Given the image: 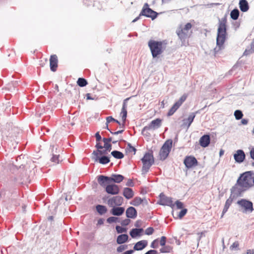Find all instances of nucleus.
<instances>
[{
  "instance_id": "8",
  "label": "nucleus",
  "mask_w": 254,
  "mask_h": 254,
  "mask_svg": "<svg viewBox=\"0 0 254 254\" xmlns=\"http://www.w3.org/2000/svg\"><path fill=\"white\" fill-rule=\"evenodd\" d=\"M158 13L149 7L147 3H145L140 13V16H144L146 17L155 19L158 16Z\"/></svg>"
},
{
  "instance_id": "61",
  "label": "nucleus",
  "mask_w": 254,
  "mask_h": 254,
  "mask_svg": "<svg viewBox=\"0 0 254 254\" xmlns=\"http://www.w3.org/2000/svg\"><path fill=\"white\" fill-rule=\"evenodd\" d=\"M104 219L103 218H100L97 222V225H101L104 224Z\"/></svg>"
},
{
  "instance_id": "48",
  "label": "nucleus",
  "mask_w": 254,
  "mask_h": 254,
  "mask_svg": "<svg viewBox=\"0 0 254 254\" xmlns=\"http://www.w3.org/2000/svg\"><path fill=\"white\" fill-rule=\"evenodd\" d=\"M127 148L129 152H134V153L135 154L136 149L134 147L132 146L130 143H128L127 144Z\"/></svg>"
},
{
  "instance_id": "37",
  "label": "nucleus",
  "mask_w": 254,
  "mask_h": 254,
  "mask_svg": "<svg viewBox=\"0 0 254 254\" xmlns=\"http://www.w3.org/2000/svg\"><path fill=\"white\" fill-rule=\"evenodd\" d=\"M234 197L230 195V197L226 200L224 207L229 209V207L231 205Z\"/></svg>"
},
{
  "instance_id": "3",
  "label": "nucleus",
  "mask_w": 254,
  "mask_h": 254,
  "mask_svg": "<svg viewBox=\"0 0 254 254\" xmlns=\"http://www.w3.org/2000/svg\"><path fill=\"white\" fill-rule=\"evenodd\" d=\"M191 27V24L190 23H187L184 26L180 25L177 29L176 34L181 41V46H187L188 45L187 39L189 37V30Z\"/></svg>"
},
{
  "instance_id": "59",
  "label": "nucleus",
  "mask_w": 254,
  "mask_h": 254,
  "mask_svg": "<svg viewBox=\"0 0 254 254\" xmlns=\"http://www.w3.org/2000/svg\"><path fill=\"white\" fill-rule=\"evenodd\" d=\"M126 186L128 187H133V183L131 180H128L127 182L126 183Z\"/></svg>"
},
{
  "instance_id": "39",
  "label": "nucleus",
  "mask_w": 254,
  "mask_h": 254,
  "mask_svg": "<svg viewBox=\"0 0 254 254\" xmlns=\"http://www.w3.org/2000/svg\"><path fill=\"white\" fill-rule=\"evenodd\" d=\"M119 218L118 217L111 216L107 218V222L110 224L112 223H116L119 221Z\"/></svg>"
},
{
  "instance_id": "2",
  "label": "nucleus",
  "mask_w": 254,
  "mask_h": 254,
  "mask_svg": "<svg viewBox=\"0 0 254 254\" xmlns=\"http://www.w3.org/2000/svg\"><path fill=\"white\" fill-rule=\"evenodd\" d=\"M226 18L219 19V25L217 30L216 44L218 47L214 49L215 54L217 53L220 50L224 48V43L226 39Z\"/></svg>"
},
{
  "instance_id": "54",
  "label": "nucleus",
  "mask_w": 254,
  "mask_h": 254,
  "mask_svg": "<svg viewBox=\"0 0 254 254\" xmlns=\"http://www.w3.org/2000/svg\"><path fill=\"white\" fill-rule=\"evenodd\" d=\"M95 136L96 137L97 142H99L102 139V137L100 135L99 132H97L95 133Z\"/></svg>"
},
{
  "instance_id": "47",
  "label": "nucleus",
  "mask_w": 254,
  "mask_h": 254,
  "mask_svg": "<svg viewBox=\"0 0 254 254\" xmlns=\"http://www.w3.org/2000/svg\"><path fill=\"white\" fill-rule=\"evenodd\" d=\"M166 242V237L165 236H162L160 241V244L161 246H165Z\"/></svg>"
},
{
  "instance_id": "10",
  "label": "nucleus",
  "mask_w": 254,
  "mask_h": 254,
  "mask_svg": "<svg viewBox=\"0 0 254 254\" xmlns=\"http://www.w3.org/2000/svg\"><path fill=\"white\" fill-rule=\"evenodd\" d=\"M184 163L186 167L189 169L196 166L198 162L194 156H189L185 157Z\"/></svg>"
},
{
  "instance_id": "32",
  "label": "nucleus",
  "mask_w": 254,
  "mask_h": 254,
  "mask_svg": "<svg viewBox=\"0 0 254 254\" xmlns=\"http://www.w3.org/2000/svg\"><path fill=\"white\" fill-rule=\"evenodd\" d=\"M188 95L186 93L184 94L179 99V100L176 101L175 103V105H177V107L179 108L182 104L186 101Z\"/></svg>"
},
{
  "instance_id": "29",
  "label": "nucleus",
  "mask_w": 254,
  "mask_h": 254,
  "mask_svg": "<svg viewBox=\"0 0 254 254\" xmlns=\"http://www.w3.org/2000/svg\"><path fill=\"white\" fill-rule=\"evenodd\" d=\"M110 177L111 178V183H120L124 179V177L120 174H112Z\"/></svg>"
},
{
  "instance_id": "43",
  "label": "nucleus",
  "mask_w": 254,
  "mask_h": 254,
  "mask_svg": "<svg viewBox=\"0 0 254 254\" xmlns=\"http://www.w3.org/2000/svg\"><path fill=\"white\" fill-rule=\"evenodd\" d=\"M59 157L60 155H53V157L51 159V161L56 163H59Z\"/></svg>"
},
{
  "instance_id": "11",
  "label": "nucleus",
  "mask_w": 254,
  "mask_h": 254,
  "mask_svg": "<svg viewBox=\"0 0 254 254\" xmlns=\"http://www.w3.org/2000/svg\"><path fill=\"white\" fill-rule=\"evenodd\" d=\"M160 197L159 204L163 206H169L172 208L174 206L171 197L166 196L162 193L160 194Z\"/></svg>"
},
{
  "instance_id": "21",
  "label": "nucleus",
  "mask_w": 254,
  "mask_h": 254,
  "mask_svg": "<svg viewBox=\"0 0 254 254\" xmlns=\"http://www.w3.org/2000/svg\"><path fill=\"white\" fill-rule=\"evenodd\" d=\"M126 216L128 218L134 219L136 217L137 212L135 208L132 206H130L126 210Z\"/></svg>"
},
{
  "instance_id": "27",
  "label": "nucleus",
  "mask_w": 254,
  "mask_h": 254,
  "mask_svg": "<svg viewBox=\"0 0 254 254\" xmlns=\"http://www.w3.org/2000/svg\"><path fill=\"white\" fill-rule=\"evenodd\" d=\"M128 236L127 234H121L117 237V243L118 244H123L128 241Z\"/></svg>"
},
{
  "instance_id": "9",
  "label": "nucleus",
  "mask_w": 254,
  "mask_h": 254,
  "mask_svg": "<svg viewBox=\"0 0 254 254\" xmlns=\"http://www.w3.org/2000/svg\"><path fill=\"white\" fill-rule=\"evenodd\" d=\"M237 204L243 209L244 213H252L254 210L253 202L249 200L241 199L237 201Z\"/></svg>"
},
{
  "instance_id": "44",
  "label": "nucleus",
  "mask_w": 254,
  "mask_h": 254,
  "mask_svg": "<svg viewBox=\"0 0 254 254\" xmlns=\"http://www.w3.org/2000/svg\"><path fill=\"white\" fill-rule=\"evenodd\" d=\"M188 210L186 208L182 209L179 212L178 216L180 218H183L187 213Z\"/></svg>"
},
{
  "instance_id": "26",
  "label": "nucleus",
  "mask_w": 254,
  "mask_h": 254,
  "mask_svg": "<svg viewBox=\"0 0 254 254\" xmlns=\"http://www.w3.org/2000/svg\"><path fill=\"white\" fill-rule=\"evenodd\" d=\"M124 196L127 199L131 198L134 195L132 190L129 188H125L123 190Z\"/></svg>"
},
{
  "instance_id": "60",
  "label": "nucleus",
  "mask_w": 254,
  "mask_h": 254,
  "mask_svg": "<svg viewBox=\"0 0 254 254\" xmlns=\"http://www.w3.org/2000/svg\"><path fill=\"white\" fill-rule=\"evenodd\" d=\"M124 131V130L122 129V130H118V131H115V132H113L112 131H110V132L112 134L118 135L119 134L122 133Z\"/></svg>"
},
{
  "instance_id": "63",
  "label": "nucleus",
  "mask_w": 254,
  "mask_h": 254,
  "mask_svg": "<svg viewBox=\"0 0 254 254\" xmlns=\"http://www.w3.org/2000/svg\"><path fill=\"white\" fill-rule=\"evenodd\" d=\"M247 254H254V249H249L247 251Z\"/></svg>"
},
{
  "instance_id": "1",
  "label": "nucleus",
  "mask_w": 254,
  "mask_h": 254,
  "mask_svg": "<svg viewBox=\"0 0 254 254\" xmlns=\"http://www.w3.org/2000/svg\"><path fill=\"white\" fill-rule=\"evenodd\" d=\"M252 172L247 171L241 174L236 183L231 189V195L233 197L242 196L243 193L253 187Z\"/></svg>"
},
{
  "instance_id": "35",
  "label": "nucleus",
  "mask_w": 254,
  "mask_h": 254,
  "mask_svg": "<svg viewBox=\"0 0 254 254\" xmlns=\"http://www.w3.org/2000/svg\"><path fill=\"white\" fill-rule=\"evenodd\" d=\"M77 83L79 86L83 87L87 85L88 82L85 78L80 77L78 79Z\"/></svg>"
},
{
  "instance_id": "18",
  "label": "nucleus",
  "mask_w": 254,
  "mask_h": 254,
  "mask_svg": "<svg viewBox=\"0 0 254 254\" xmlns=\"http://www.w3.org/2000/svg\"><path fill=\"white\" fill-rule=\"evenodd\" d=\"M130 98H127L125 99L123 103V106L121 111V116L123 122H126L127 117V101Z\"/></svg>"
},
{
  "instance_id": "57",
  "label": "nucleus",
  "mask_w": 254,
  "mask_h": 254,
  "mask_svg": "<svg viewBox=\"0 0 254 254\" xmlns=\"http://www.w3.org/2000/svg\"><path fill=\"white\" fill-rule=\"evenodd\" d=\"M251 158L254 160V147H253L250 152Z\"/></svg>"
},
{
  "instance_id": "4",
  "label": "nucleus",
  "mask_w": 254,
  "mask_h": 254,
  "mask_svg": "<svg viewBox=\"0 0 254 254\" xmlns=\"http://www.w3.org/2000/svg\"><path fill=\"white\" fill-rule=\"evenodd\" d=\"M141 161L143 163L142 174H145L148 172L150 168L154 163L153 151L146 152L141 159Z\"/></svg>"
},
{
  "instance_id": "31",
  "label": "nucleus",
  "mask_w": 254,
  "mask_h": 254,
  "mask_svg": "<svg viewBox=\"0 0 254 254\" xmlns=\"http://www.w3.org/2000/svg\"><path fill=\"white\" fill-rule=\"evenodd\" d=\"M108 152L106 149L104 150H95L92 153L91 157L101 156L102 155L107 154Z\"/></svg>"
},
{
  "instance_id": "22",
  "label": "nucleus",
  "mask_w": 254,
  "mask_h": 254,
  "mask_svg": "<svg viewBox=\"0 0 254 254\" xmlns=\"http://www.w3.org/2000/svg\"><path fill=\"white\" fill-rule=\"evenodd\" d=\"M112 207L113 208L111 209L110 213L114 216H121L125 211V208L123 207Z\"/></svg>"
},
{
  "instance_id": "6",
  "label": "nucleus",
  "mask_w": 254,
  "mask_h": 254,
  "mask_svg": "<svg viewBox=\"0 0 254 254\" xmlns=\"http://www.w3.org/2000/svg\"><path fill=\"white\" fill-rule=\"evenodd\" d=\"M162 120L159 118L152 121L149 124L145 126L142 129L141 133L147 137L150 136V134L147 131L149 130H155L161 126Z\"/></svg>"
},
{
  "instance_id": "46",
  "label": "nucleus",
  "mask_w": 254,
  "mask_h": 254,
  "mask_svg": "<svg viewBox=\"0 0 254 254\" xmlns=\"http://www.w3.org/2000/svg\"><path fill=\"white\" fill-rule=\"evenodd\" d=\"M150 247L152 248L155 249L158 247V239L154 240L151 244Z\"/></svg>"
},
{
  "instance_id": "53",
  "label": "nucleus",
  "mask_w": 254,
  "mask_h": 254,
  "mask_svg": "<svg viewBox=\"0 0 254 254\" xmlns=\"http://www.w3.org/2000/svg\"><path fill=\"white\" fill-rule=\"evenodd\" d=\"M115 119L113 118L112 116H108L106 118V124H108L111 122H114Z\"/></svg>"
},
{
  "instance_id": "7",
  "label": "nucleus",
  "mask_w": 254,
  "mask_h": 254,
  "mask_svg": "<svg viewBox=\"0 0 254 254\" xmlns=\"http://www.w3.org/2000/svg\"><path fill=\"white\" fill-rule=\"evenodd\" d=\"M172 143L173 141L171 139H168L165 142L159 152V157L160 160L163 161L167 158L171 150Z\"/></svg>"
},
{
  "instance_id": "50",
  "label": "nucleus",
  "mask_w": 254,
  "mask_h": 254,
  "mask_svg": "<svg viewBox=\"0 0 254 254\" xmlns=\"http://www.w3.org/2000/svg\"><path fill=\"white\" fill-rule=\"evenodd\" d=\"M130 220L129 219H126L121 222V225L124 226H126L129 225Z\"/></svg>"
},
{
  "instance_id": "12",
  "label": "nucleus",
  "mask_w": 254,
  "mask_h": 254,
  "mask_svg": "<svg viewBox=\"0 0 254 254\" xmlns=\"http://www.w3.org/2000/svg\"><path fill=\"white\" fill-rule=\"evenodd\" d=\"M124 198L122 196L117 195L112 197L108 200V204L110 206H120L123 202Z\"/></svg>"
},
{
  "instance_id": "38",
  "label": "nucleus",
  "mask_w": 254,
  "mask_h": 254,
  "mask_svg": "<svg viewBox=\"0 0 254 254\" xmlns=\"http://www.w3.org/2000/svg\"><path fill=\"white\" fill-rule=\"evenodd\" d=\"M178 109L179 108L177 107V105H175L174 104L173 106L171 107V108L168 111L167 115L168 116H171L173 115Z\"/></svg>"
},
{
  "instance_id": "14",
  "label": "nucleus",
  "mask_w": 254,
  "mask_h": 254,
  "mask_svg": "<svg viewBox=\"0 0 254 254\" xmlns=\"http://www.w3.org/2000/svg\"><path fill=\"white\" fill-rule=\"evenodd\" d=\"M246 155L244 151L242 149L238 150L234 154V158L236 162L238 163H242L245 159Z\"/></svg>"
},
{
  "instance_id": "13",
  "label": "nucleus",
  "mask_w": 254,
  "mask_h": 254,
  "mask_svg": "<svg viewBox=\"0 0 254 254\" xmlns=\"http://www.w3.org/2000/svg\"><path fill=\"white\" fill-rule=\"evenodd\" d=\"M97 181L101 186L106 188L111 183V178L101 175L97 176Z\"/></svg>"
},
{
  "instance_id": "33",
  "label": "nucleus",
  "mask_w": 254,
  "mask_h": 254,
  "mask_svg": "<svg viewBox=\"0 0 254 254\" xmlns=\"http://www.w3.org/2000/svg\"><path fill=\"white\" fill-rule=\"evenodd\" d=\"M111 154L116 159H121L124 157V154L120 151L114 150Z\"/></svg>"
},
{
  "instance_id": "49",
  "label": "nucleus",
  "mask_w": 254,
  "mask_h": 254,
  "mask_svg": "<svg viewBox=\"0 0 254 254\" xmlns=\"http://www.w3.org/2000/svg\"><path fill=\"white\" fill-rule=\"evenodd\" d=\"M103 147L110 152L112 149V145L110 143H106L104 144Z\"/></svg>"
},
{
  "instance_id": "5",
  "label": "nucleus",
  "mask_w": 254,
  "mask_h": 254,
  "mask_svg": "<svg viewBox=\"0 0 254 254\" xmlns=\"http://www.w3.org/2000/svg\"><path fill=\"white\" fill-rule=\"evenodd\" d=\"M148 47L150 50L153 58L161 55L163 52V42L150 40L148 43Z\"/></svg>"
},
{
  "instance_id": "40",
  "label": "nucleus",
  "mask_w": 254,
  "mask_h": 254,
  "mask_svg": "<svg viewBox=\"0 0 254 254\" xmlns=\"http://www.w3.org/2000/svg\"><path fill=\"white\" fill-rule=\"evenodd\" d=\"M116 229L118 233L121 234L127 231V229L122 226L117 225L116 226Z\"/></svg>"
},
{
  "instance_id": "42",
  "label": "nucleus",
  "mask_w": 254,
  "mask_h": 254,
  "mask_svg": "<svg viewBox=\"0 0 254 254\" xmlns=\"http://www.w3.org/2000/svg\"><path fill=\"white\" fill-rule=\"evenodd\" d=\"M171 250V247L169 246H167L163 248H162L160 250V251L161 253H169V252H170Z\"/></svg>"
},
{
  "instance_id": "55",
  "label": "nucleus",
  "mask_w": 254,
  "mask_h": 254,
  "mask_svg": "<svg viewBox=\"0 0 254 254\" xmlns=\"http://www.w3.org/2000/svg\"><path fill=\"white\" fill-rule=\"evenodd\" d=\"M95 147L97 149L96 150H101L104 148L103 146L101 145L99 142H97L96 144L95 145Z\"/></svg>"
},
{
  "instance_id": "15",
  "label": "nucleus",
  "mask_w": 254,
  "mask_h": 254,
  "mask_svg": "<svg viewBox=\"0 0 254 254\" xmlns=\"http://www.w3.org/2000/svg\"><path fill=\"white\" fill-rule=\"evenodd\" d=\"M106 191L108 194L115 195L119 193L120 189L118 185L115 184H110L106 186Z\"/></svg>"
},
{
  "instance_id": "16",
  "label": "nucleus",
  "mask_w": 254,
  "mask_h": 254,
  "mask_svg": "<svg viewBox=\"0 0 254 254\" xmlns=\"http://www.w3.org/2000/svg\"><path fill=\"white\" fill-rule=\"evenodd\" d=\"M95 162H99L101 164H107L110 162V157L108 156L102 155L101 156L91 157Z\"/></svg>"
},
{
  "instance_id": "41",
  "label": "nucleus",
  "mask_w": 254,
  "mask_h": 254,
  "mask_svg": "<svg viewBox=\"0 0 254 254\" xmlns=\"http://www.w3.org/2000/svg\"><path fill=\"white\" fill-rule=\"evenodd\" d=\"M128 248V246L127 245H120L117 249V251L118 253H121L124 250L127 249Z\"/></svg>"
},
{
  "instance_id": "20",
  "label": "nucleus",
  "mask_w": 254,
  "mask_h": 254,
  "mask_svg": "<svg viewBox=\"0 0 254 254\" xmlns=\"http://www.w3.org/2000/svg\"><path fill=\"white\" fill-rule=\"evenodd\" d=\"M210 142V137L208 134L202 135L199 139V144L202 147H207Z\"/></svg>"
},
{
  "instance_id": "51",
  "label": "nucleus",
  "mask_w": 254,
  "mask_h": 254,
  "mask_svg": "<svg viewBox=\"0 0 254 254\" xmlns=\"http://www.w3.org/2000/svg\"><path fill=\"white\" fill-rule=\"evenodd\" d=\"M176 205L178 209H182L184 206L183 203L180 201L179 200L176 201Z\"/></svg>"
},
{
  "instance_id": "52",
  "label": "nucleus",
  "mask_w": 254,
  "mask_h": 254,
  "mask_svg": "<svg viewBox=\"0 0 254 254\" xmlns=\"http://www.w3.org/2000/svg\"><path fill=\"white\" fill-rule=\"evenodd\" d=\"M239 246V243L238 241H235L233 244L230 246V250H232L234 249H237Z\"/></svg>"
},
{
  "instance_id": "30",
  "label": "nucleus",
  "mask_w": 254,
  "mask_h": 254,
  "mask_svg": "<svg viewBox=\"0 0 254 254\" xmlns=\"http://www.w3.org/2000/svg\"><path fill=\"white\" fill-rule=\"evenodd\" d=\"M96 209L97 212L101 215L105 214L108 211L106 206L101 204L97 205L96 206Z\"/></svg>"
},
{
  "instance_id": "58",
  "label": "nucleus",
  "mask_w": 254,
  "mask_h": 254,
  "mask_svg": "<svg viewBox=\"0 0 254 254\" xmlns=\"http://www.w3.org/2000/svg\"><path fill=\"white\" fill-rule=\"evenodd\" d=\"M145 254H157V252L154 250H151L147 251Z\"/></svg>"
},
{
  "instance_id": "23",
  "label": "nucleus",
  "mask_w": 254,
  "mask_h": 254,
  "mask_svg": "<svg viewBox=\"0 0 254 254\" xmlns=\"http://www.w3.org/2000/svg\"><path fill=\"white\" fill-rule=\"evenodd\" d=\"M147 245L146 240H141L137 242L133 247L134 251H141L145 248Z\"/></svg>"
},
{
  "instance_id": "25",
  "label": "nucleus",
  "mask_w": 254,
  "mask_h": 254,
  "mask_svg": "<svg viewBox=\"0 0 254 254\" xmlns=\"http://www.w3.org/2000/svg\"><path fill=\"white\" fill-rule=\"evenodd\" d=\"M239 8L242 12H247L249 9L248 2L246 0H240Z\"/></svg>"
},
{
  "instance_id": "24",
  "label": "nucleus",
  "mask_w": 254,
  "mask_h": 254,
  "mask_svg": "<svg viewBox=\"0 0 254 254\" xmlns=\"http://www.w3.org/2000/svg\"><path fill=\"white\" fill-rule=\"evenodd\" d=\"M143 232V228H133L130 231L129 235L132 238H135L140 236Z\"/></svg>"
},
{
  "instance_id": "17",
  "label": "nucleus",
  "mask_w": 254,
  "mask_h": 254,
  "mask_svg": "<svg viewBox=\"0 0 254 254\" xmlns=\"http://www.w3.org/2000/svg\"><path fill=\"white\" fill-rule=\"evenodd\" d=\"M58 57L56 55H51L50 59V69L52 71H55L58 66Z\"/></svg>"
},
{
  "instance_id": "34",
  "label": "nucleus",
  "mask_w": 254,
  "mask_h": 254,
  "mask_svg": "<svg viewBox=\"0 0 254 254\" xmlns=\"http://www.w3.org/2000/svg\"><path fill=\"white\" fill-rule=\"evenodd\" d=\"M240 14V12L237 8H235L232 10L230 13L231 18L233 20H237L238 19Z\"/></svg>"
},
{
  "instance_id": "56",
  "label": "nucleus",
  "mask_w": 254,
  "mask_h": 254,
  "mask_svg": "<svg viewBox=\"0 0 254 254\" xmlns=\"http://www.w3.org/2000/svg\"><path fill=\"white\" fill-rule=\"evenodd\" d=\"M103 141L105 143H109L110 142H111L112 141V137H109V138H103Z\"/></svg>"
},
{
  "instance_id": "62",
  "label": "nucleus",
  "mask_w": 254,
  "mask_h": 254,
  "mask_svg": "<svg viewBox=\"0 0 254 254\" xmlns=\"http://www.w3.org/2000/svg\"><path fill=\"white\" fill-rule=\"evenodd\" d=\"M241 123L242 125H247L248 123V120L246 119H242Z\"/></svg>"
},
{
  "instance_id": "28",
  "label": "nucleus",
  "mask_w": 254,
  "mask_h": 254,
  "mask_svg": "<svg viewBox=\"0 0 254 254\" xmlns=\"http://www.w3.org/2000/svg\"><path fill=\"white\" fill-rule=\"evenodd\" d=\"M144 201H145V204L147 203V201L145 199H141L140 197H135L134 198V199L130 202V204L133 205V206H138L140 205L141 203L143 202Z\"/></svg>"
},
{
  "instance_id": "64",
  "label": "nucleus",
  "mask_w": 254,
  "mask_h": 254,
  "mask_svg": "<svg viewBox=\"0 0 254 254\" xmlns=\"http://www.w3.org/2000/svg\"><path fill=\"white\" fill-rule=\"evenodd\" d=\"M133 253V250H130L128 251H127L124 252L123 254H132Z\"/></svg>"
},
{
  "instance_id": "19",
  "label": "nucleus",
  "mask_w": 254,
  "mask_h": 254,
  "mask_svg": "<svg viewBox=\"0 0 254 254\" xmlns=\"http://www.w3.org/2000/svg\"><path fill=\"white\" fill-rule=\"evenodd\" d=\"M197 113V112L190 113L187 119H185L183 120V125L184 126H186L188 128L190 127L191 123L193 122V120L195 117L196 114Z\"/></svg>"
},
{
  "instance_id": "45",
  "label": "nucleus",
  "mask_w": 254,
  "mask_h": 254,
  "mask_svg": "<svg viewBox=\"0 0 254 254\" xmlns=\"http://www.w3.org/2000/svg\"><path fill=\"white\" fill-rule=\"evenodd\" d=\"M154 229L153 227H150L147 228L145 231V234L147 235H150L154 232Z\"/></svg>"
},
{
  "instance_id": "36",
  "label": "nucleus",
  "mask_w": 254,
  "mask_h": 254,
  "mask_svg": "<svg viewBox=\"0 0 254 254\" xmlns=\"http://www.w3.org/2000/svg\"><path fill=\"white\" fill-rule=\"evenodd\" d=\"M234 116L237 120H239L242 119L243 114L241 110H237L234 112Z\"/></svg>"
}]
</instances>
